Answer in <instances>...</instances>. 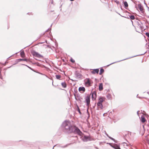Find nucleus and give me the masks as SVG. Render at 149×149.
<instances>
[{"label": "nucleus", "mask_w": 149, "mask_h": 149, "mask_svg": "<svg viewBox=\"0 0 149 149\" xmlns=\"http://www.w3.org/2000/svg\"><path fill=\"white\" fill-rule=\"evenodd\" d=\"M138 112H137V114H138Z\"/></svg>", "instance_id": "33"}, {"label": "nucleus", "mask_w": 149, "mask_h": 149, "mask_svg": "<svg viewBox=\"0 0 149 149\" xmlns=\"http://www.w3.org/2000/svg\"><path fill=\"white\" fill-rule=\"evenodd\" d=\"M20 55L22 57H24V51L21 52L20 53Z\"/></svg>", "instance_id": "19"}, {"label": "nucleus", "mask_w": 149, "mask_h": 149, "mask_svg": "<svg viewBox=\"0 0 149 149\" xmlns=\"http://www.w3.org/2000/svg\"><path fill=\"white\" fill-rule=\"evenodd\" d=\"M104 72V70L103 68H101L100 70L99 74L101 75Z\"/></svg>", "instance_id": "20"}, {"label": "nucleus", "mask_w": 149, "mask_h": 149, "mask_svg": "<svg viewBox=\"0 0 149 149\" xmlns=\"http://www.w3.org/2000/svg\"><path fill=\"white\" fill-rule=\"evenodd\" d=\"M141 121L143 123H144L146 121V119L143 116H141Z\"/></svg>", "instance_id": "15"}, {"label": "nucleus", "mask_w": 149, "mask_h": 149, "mask_svg": "<svg viewBox=\"0 0 149 149\" xmlns=\"http://www.w3.org/2000/svg\"><path fill=\"white\" fill-rule=\"evenodd\" d=\"M116 62H114V63H111V64H110V65H107V66H109L110 65H111V64H113V63H116Z\"/></svg>", "instance_id": "29"}, {"label": "nucleus", "mask_w": 149, "mask_h": 149, "mask_svg": "<svg viewBox=\"0 0 149 149\" xmlns=\"http://www.w3.org/2000/svg\"><path fill=\"white\" fill-rule=\"evenodd\" d=\"M146 35L149 38V33L146 32Z\"/></svg>", "instance_id": "26"}, {"label": "nucleus", "mask_w": 149, "mask_h": 149, "mask_svg": "<svg viewBox=\"0 0 149 149\" xmlns=\"http://www.w3.org/2000/svg\"><path fill=\"white\" fill-rule=\"evenodd\" d=\"M130 18L131 19L133 20L135 19V17L134 15H132L130 16Z\"/></svg>", "instance_id": "22"}, {"label": "nucleus", "mask_w": 149, "mask_h": 149, "mask_svg": "<svg viewBox=\"0 0 149 149\" xmlns=\"http://www.w3.org/2000/svg\"><path fill=\"white\" fill-rule=\"evenodd\" d=\"M19 60L20 61H27V59L26 58L25 59H20Z\"/></svg>", "instance_id": "24"}, {"label": "nucleus", "mask_w": 149, "mask_h": 149, "mask_svg": "<svg viewBox=\"0 0 149 149\" xmlns=\"http://www.w3.org/2000/svg\"><path fill=\"white\" fill-rule=\"evenodd\" d=\"M85 101L86 102V106L88 107L90 103V97L89 96H87L85 98Z\"/></svg>", "instance_id": "5"}, {"label": "nucleus", "mask_w": 149, "mask_h": 149, "mask_svg": "<svg viewBox=\"0 0 149 149\" xmlns=\"http://www.w3.org/2000/svg\"><path fill=\"white\" fill-rule=\"evenodd\" d=\"M103 89V85L102 84H100L99 86V90L102 91Z\"/></svg>", "instance_id": "18"}, {"label": "nucleus", "mask_w": 149, "mask_h": 149, "mask_svg": "<svg viewBox=\"0 0 149 149\" xmlns=\"http://www.w3.org/2000/svg\"><path fill=\"white\" fill-rule=\"evenodd\" d=\"M123 4L125 6V7L126 8L128 7V4L127 1H125L123 2Z\"/></svg>", "instance_id": "16"}, {"label": "nucleus", "mask_w": 149, "mask_h": 149, "mask_svg": "<svg viewBox=\"0 0 149 149\" xmlns=\"http://www.w3.org/2000/svg\"><path fill=\"white\" fill-rule=\"evenodd\" d=\"M70 0L72 1H74V0Z\"/></svg>", "instance_id": "32"}, {"label": "nucleus", "mask_w": 149, "mask_h": 149, "mask_svg": "<svg viewBox=\"0 0 149 149\" xmlns=\"http://www.w3.org/2000/svg\"><path fill=\"white\" fill-rule=\"evenodd\" d=\"M79 91L81 93H83L85 91V88L84 87H80L79 88Z\"/></svg>", "instance_id": "8"}, {"label": "nucleus", "mask_w": 149, "mask_h": 149, "mask_svg": "<svg viewBox=\"0 0 149 149\" xmlns=\"http://www.w3.org/2000/svg\"><path fill=\"white\" fill-rule=\"evenodd\" d=\"M77 108H78V109H77V110L79 112V113L80 114H81V113L80 111V109L79 107L78 106H77Z\"/></svg>", "instance_id": "25"}, {"label": "nucleus", "mask_w": 149, "mask_h": 149, "mask_svg": "<svg viewBox=\"0 0 149 149\" xmlns=\"http://www.w3.org/2000/svg\"><path fill=\"white\" fill-rule=\"evenodd\" d=\"M97 106L98 108H100L102 109L103 108V106L102 105V103L98 102L97 103Z\"/></svg>", "instance_id": "11"}, {"label": "nucleus", "mask_w": 149, "mask_h": 149, "mask_svg": "<svg viewBox=\"0 0 149 149\" xmlns=\"http://www.w3.org/2000/svg\"><path fill=\"white\" fill-rule=\"evenodd\" d=\"M84 82L85 86L88 87L91 86L93 83V81L89 78L85 79Z\"/></svg>", "instance_id": "2"}, {"label": "nucleus", "mask_w": 149, "mask_h": 149, "mask_svg": "<svg viewBox=\"0 0 149 149\" xmlns=\"http://www.w3.org/2000/svg\"><path fill=\"white\" fill-rule=\"evenodd\" d=\"M61 85L63 87L65 88H66L67 86V85L66 83L65 82H62Z\"/></svg>", "instance_id": "14"}, {"label": "nucleus", "mask_w": 149, "mask_h": 149, "mask_svg": "<svg viewBox=\"0 0 149 149\" xmlns=\"http://www.w3.org/2000/svg\"><path fill=\"white\" fill-rule=\"evenodd\" d=\"M63 127L66 131L69 133H71V129L73 126L71 124V122L69 121H65L63 123Z\"/></svg>", "instance_id": "1"}, {"label": "nucleus", "mask_w": 149, "mask_h": 149, "mask_svg": "<svg viewBox=\"0 0 149 149\" xmlns=\"http://www.w3.org/2000/svg\"><path fill=\"white\" fill-rule=\"evenodd\" d=\"M82 139L84 141H87L90 140V138L88 136H85L83 137Z\"/></svg>", "instance_id": "7"}, {"label": "nucleus", "mask_w": 149, "mask_h": 149, "mask_svg": "<svg viewBox=\"0 0 149 149\" xmlns=\"http://www.w3.org/2000/svg\"><path fill=\"white\" fill-rule=\"evenodd\" d=\"M56 78L57 79H60V78H61V75H56Z\"/></svg>", "instance_id": "21"}, {"label": "nucleus", "mask_w": 149, "mask_h": 149, "mask_svg": "<svg viewBox=\"0 0 149 149\" xmlns=\"http://www.w3.org/2000/svg\"><path fill=\"white\" fill-rule=\"evenodd\" d=\"M70 61H71V62H72L73 63H74L75 62L74 60L72 58H71L70 59Z\"/></svg>", "instance_id": "27"}, {"label": "nucleus", "mask_w": 149, "mask_h": 149, "mask_svg": "<svg viewBox=\"0 0 149 149\" xmlns=\"http://www.w3.org/2000/svg\"><path fill=\"white\" fill-rule=\"evenodd\" d=\"M92 97L93 100H95L96 97V95L95 91H93L92 93Z\"/></svg>", "instance_id": "9"}, {"label": "nucleus", "mask_w": 149, "mask_h": 149, "mask_svg": "<svg viewBox=\"0 0 149 149\" xmlns=\"http://www.w3.org/2000/svg\"><path fill=\"white\" fill-rule=\"evenodd\" d=\"M109 144L112 148L115 149H120L119 146L117 144H114L113 145H111L110 143Z\"/></svg>", "instance_id": "6"}, {"label": "nucleus", "mask_w": 149, "mask_h": 149, "mask_svg": "<svg viewBox=\"0 0 149 149\" xmlns=\"http://www.w3.org/2000/svg\"><path fill=\"white\" fill-rule=\"evenodd\" d=\"M137 25H138V26H137V27L138 28L141 29H142L143 28V27L141 26V24H140L139 23H138Z\"/></svg>", "instance_id": "17"}, {"label": "nucleus", "mask_w": 149, "mask_h": 149, "mask_svg": "<svg viewBox=\"0 0 149 149\" xmlns=\"http://www.w3.org/2000/svg\"><path fill=\"white\" fill-rule=\"evenodd\" d=\"M125 144H126V145L127 146H128V144H127V143H124Z\"/></svg>", "instance_id": "30"}, {"label": "nucleus", "mask_w": 149, "mask_h": 149, "mask_svg": "<svg viewBox=\"0 0 149 149\" xmlns=\"http://www.w3.org/2000/svg\"><path fill=\"white\" fill-rule=\"evenodd\" d=\"M107 98H108L109 99H110V98H111V96H110V94H108L107 95Z\"/></svg>", "instance_id": "23"}, {"label": "nucleus", "mask_w": 149, "mask_h": 149, "mask_svg": "<svg viewBox=\"0 0 149 149\" xmlns=\"http://www.w3.org/2000/svg\"><path fill=\"white\" fill-rule=\"evenodd\" d=\"M71 129V133L73 132L75 133H77L80 135H81L82 134V132L79 129L75 126H73V127H72V128Z\"/></svg>", "instance_id": "3"}, {"label": "nucleus", "mask_w": 149, "mask_h": 149, "mask_svg": "<svg viewBox=\"0 0 149 149\" xmlns=\"http://www.w3.org/2000/svg\"><path fill=\"white\" fill-rule=\"evenodd\" d=\"M109 138L112 140H113V141L115 140L113 138H112L110 136H109Z\"/></svg>", "instance_id": "28"}, {"label": "nucleus", "mask_w": 149, "mask_h": 149, "mask_svg": "<svg viewBox=\"0 0 149 149\" xmlns=\"http://www.w3.org/2000/svg\"><path fill=\"white\" fill-rule=\"evenodd\" d=\"M32 54L34 56L38 58H40L43 57L42 55L35 51H33L32 52Z\"/></svg>", "instance_id": "4"}, {"label": "nucleus", "mask_w": 149, "mask_h": 149, "mask_svg": "<svg viewBox=\"0 0 149 149\" xmlns=\"http://www.w3.org/2000/svg\"><path fill=\"white\" fill-rule=\"evenodd\" d=\"M99 69H95L93 70L91 72L93 74H95V73H98L99 72Z\"/></svg>", "instance_id": "12"}, {"label": "nucleus", "mask_w": 149, "mask_h": 149, "mask_svg": "<svg viewBox=\"0 0 149 149\" xmlns=\"http://www.w3.org/2000/svg\"><path fill=\"white\" fill-rule=\"evenodd\" d=\"M106 135H107V136L109 137V136L107 134H106Z\"/></svg>", "instance_id": "31"}, {"label": "nucleus", "mask_w": 149, "mask_h": 149, "mask_svg": "<svg viewBox=\"0 0 149 149\" xmlns=\"http://www.w3.org/2000/svg\"><path fill=\"white\" fill-rule=\"evenodd\" d=\"M105 100V98L102 97H100L98 100V102L102 103Z\"/></svg>", "instance_id": "10"}, {"label": "nucleus", "mask_w": 149, "mask_h": 149, "mask_svg": "<svg viewBox=\"0 0 149 149\" xmlns=\"http://www.w3.org/2000/svg\"><path fill=\"white\" fill-rule=\"evenodd\" d=\"M138 7L140 10L142 12L143 11V7L141 4H139L138 5Z\"/></svg>", "instance_id": "13"}]
</instances>
